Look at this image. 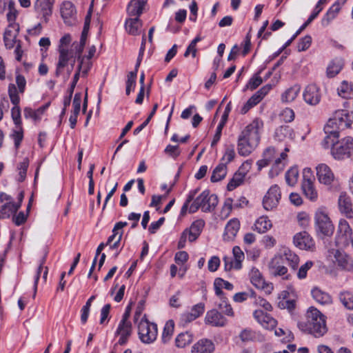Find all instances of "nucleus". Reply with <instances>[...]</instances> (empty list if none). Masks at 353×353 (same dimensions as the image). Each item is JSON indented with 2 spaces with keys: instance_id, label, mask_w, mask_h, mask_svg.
Listing matches in <instances>:
<instances>
[{
  "instance_id": "f257e3e1",
  "label": "nucleus",
  "mask_w": 353,
  "mask_h": 353,
  "mask_svg": "<svg viewBox=\"0 0 353 353\" xmlns=\"http://www.w3.org/2000/svg\"><path fill=\"white\" fill-rule=\"evenodd\" d=\"M263 127V121L256 118L241 132L237 143L239 155L248 156L256 148L260 141V131Z\"/></svg>"
},
{
  "instance_id": "f03ea898",
  "label": "nucleus",
  "mask_w": 353,
  "mask_h": 353,
  "mask_svg": "<svg viewBox=\"0 0 353 353\" xmlns=\"http://www.w3.org/2000/svg\"><path fill=\"white\" fill-rule=\"evenodd\" d=\"M297 325L301 331L316 338L323 336L327 331L325 316L314 307L307 310L305 318L299 321Z\"/></svg>"
},
{
  "instance_id": "7ed1b4c3",
  "label": "nucleus",
  "mask_w": 353,
  "mask_h": 353,
  "mask_svg": "<svg viewBox=\"0 0 353 353\" xmlns=\"http://www.w3.org/2000/svg\"><path fill=\"white\" fill-rule=\"evenodd\" d=\"M353 125V112L341 110L335 112L334 117L328 120L324 127L325 133L334 134L339 137V132L352 128Z\"/></svg>"
},
{
  "instance_id": "20e7f679",
  "label": "nucleus",
  "mask_w": 353,
  "mask_h": 353,
  "mask_svg": "<svg viewBox=\"0 0 353 353\" xmlns=\"http://www.w3.org/2000/svg\"><path fill=\"white\" fill-rule=\"evenodd\" d=\"M219 203L218 196L210 194L208 190L201 192L192 202L189 208V213H194L199 208L203 212H212Z\"/></svg>"
},
{
  "instance_id": "39448f33",
  "label": "nucleus",
  "mask_w": 353,
  "mask_h": 353,
  "mask_svg": "<svg viewBox=\"0 0 353 353\" xmlns=\"http://www.w3.org/2000/svg\"><path fill=\"white\" fill-rule=\"evenodd\" d=\"M276 150L274 147L270 146L267 148L263 153V158L256 162L258 170H261L263 168L268 166L272 161H274L272 170H274L276 174H279L284 168L282 160L287 157L285 152H281L280 157L275 158Z\"/></svg>"
},
{
  "instance_id": "423d86ee",
  "label": "nucleus",
  "mask_w": 353,
  "mask_h": 353,
  "mask_svg": "<svg viewBox=\"0 0 353 353\" xmlns=\"http://www.w3.org/2000/svg\"><path fill=\"white\" fill-rule=\"evenodd\" d=\"M314 225L316 233L323 236H330L334 231V225L325 208H319L314 215Z\"/></svg>"
},
{
  "instance_id": "0eeeda50",
  "label": "nucleus",
  "mask_w": 353,
  "mask_h": 353,
  "mask_svg": "<svg viewBox=\"0 0 353 353\" xmlns=\"http://www.w3.org/2000/svg\"><path fill=\"white\" fill-rule=\"evenodd\" d=\"M71 42V36L68 34L62 37L59 45V60L57 63L55 76L59 77L63 69L68 65V61L73 57L72 50L68 49V46Z\"/></svg>"
},
{
  "instance_id": "6e6552de",
  "label": "nucleus",
  "mask_w": 353,
  "mask_h": 353,
  "mask_svg": "<svg viewBox=\"0 0 353 353\" xmlns=\"http://www.w3.org/2000/svg\"><path fill=\"white\" fill-rule=\"evenodd\" d=\"M328 257L339 269L353 272V259L345 252L332 248L328 250Z\"/></svg>"
},
{
  "instance_id": "1a4fd4ad",
  "label": "nucleus",
  "mask_w": 353,
  "mask_h": 353,
  "mask_svg": "<svg viewBox=\"0 0 353 353\" xmlns=\"http://www.w3.org/2000/svg\"><path fill=\"white\" fill-rule=\"evenodd\" d=\"M139 335L141 341L145 343H151L157 336V325L150 323L146 319L145 314L142 317L138 325Z\"/></svg>"
},
{
  "instance_id": "9d476101",
  "label": "nucleus",
  "mask_w": 353,
  "mask_h": 353,
  "mask_svg": "<svg viewBox=\"0 0 353 353\" xmlns=\"http://www.w3.org/2000/svg\"><path fill=\"white\" fill-rule=\"evenodd\" d=\"M352 241V230L348 222L345 219H341L336 236V245L340 247H347Z\"/></svg>"
},
{
  "instance_id": "9b49d317",
  "label": "nucleus",
  "mask_w": 353,
  "mask_h": 353,
  "mask_svg": "<svg viewBox=\"0 0 353 353\" xmlns=\"http://www.w3.org/2000/svg\"><path fill=\"white\" fill-rule=\"evenodd\" d=\"M353 152V138L347 137L337 142L336 146L332 149V154L336 159L349 157Z\"/></svg>"
},
{
  "instance_id": "f8f14e48",
  "label": "nucleus",
  "mask_w": 353,
  "mask_h": 353,
  "mask_svg": "<svg viewBox=\"0 0 353 353\" xmlns=\"http://www.w3.org/2000/svg\"><path fill=\"white\" fill-rule=\"evenodd\" d=\"M316 176L320 183L331 187L337 183L332 169L325 163H321L316 168Z\"/></svg>"
},
{
  "instance_id": "ddd939ff",
  "label": "nucleus",
  "mask_w": 353,
  "mask_h": 353,
  "mask_svg": "<svg viewBox=\"0 0 353 353\" xmlns=\"http://www.w3.org/2000/svg\"><path fill=\"white\" fill-rule=\"evenodd\" d=\"M55 0H36L33 7L36 13L40 17L42 22L47 23L52 14Z\"/></svg>"
},
{
  "instance_id": "4468645a",
  "label": "nucleus",
  "mask_w": 353,
  "mask_h": 353,
  "mask_svg": "<svg viewBox=\"0 0 353 353\" xmlns=\"http://www.w3.org/2000/svg\"><path fill=\"white\" fill-rule=\"evenodd\" d=\"M8 94L11 102L14 105L11 110L12 120L16 126H21V110L18 105L19 103L20 98L19 97L18 91L15 85H9Z\"/></svg>"
},
{
  "instance_id": "2eb2a0df",
  "label": "nucleus",
  "mask_w": 353,
  "mask_h": 353,
  "mask_svg": "<svg viewBox=\"0 0 353 353\" xmlns=\"http://www.w3.org/2000/svg\"><path fill=\"white\" fill-rule=\"evenodd\" d=\"M281 193L277 185H272L263 199V205L265 210H270L276 208L281 199Z\"/></svg>"
},
{
  "instance_id": "dca6fc26",
  "label": "nucleus",
  "mask_w": 353,
  "mask_h": 353,
  "mask_svg": "<svg viewBox=\"0 0 353 353\" xmlns=\"http://www.w3.org/2000/svg\"><path fill=\"white\" fill-rule=\"evenodd\" d=\"M19 31V25L18 23H10L4 32L3 41L6 48L12 49L18 41L17 37Z\"/></svg>"
},
{
  "instance_id": "f3484780",
  "label": "nucleus",
  "mask_w": 353,
  "mask_h": 353,
  "mask_svg": "<svg viewBox=\"0 0 353 353\" xmlns=\"http://www.w3.org/2000/svg\"><path fill=\"white\" fill-rule=\"evenodd\" d=\"M250 278L251 283L257 288L262 289L268 294H270L272 290L273 286L272 284L266 283L263 278L261 272L258 269L253 268L250 272Z\"/></svg>"
},
{
  "instance_id": "a211bd4d",
  "label": "nucleus",
  "mask_w": 353,
  "mask_h": 353,
  "mask_svg": "<svg viewBox=\"0 0 353 353\" xmlns=\"http://www.w3.org/2000/svg\"><path fill=\"white\" fill-rule=\"evenodd\" d=\"M303 95L305 101L311 105L318 104L321 97L320 89L315 84H310L306 86Z\"/></svg>"
},
{
  "instance_id": "6ab92c4d",
  "label": "nucleus",
  "mask_w": 353,
  "mask_h": 353,
  "mask_svg": "<svg viewBox=\"0 0 353 353\" xmlns=\"http://www.w3.org/2000/svg\"><path fill=\"white\" fill-rule=\"evenodd\" d=\"M294 245L301 250H312L314 248V241L306 232L296 234L294 236Z\"/></svg>"
},
{
  "instance_id": "aec40b11",
  "label": "nucleus",
  "mask_w": 353,
  "mask_h": 353,
  "mask_svg": "<svg viewBox=\"0 0 353 353\" xmlns=\"http://www.w3.org/2000/svg\"><path fill=\"white\" fill-rule=\"evenodd\" d=\"M61 15L64 23L71 26L76 21V10L70 1H64L60 8Z\"/></svg>"
},
{
  "instance_id": "412c9836",
  "label": "nucleus",
  "mask_w": 353,
  "mask_h": 353,
  "mask_svg": "<svg viewBox=\"0 0 353 353\" xmlns=\"http://www.w3.org/2000/svg\"><path fill=\"white\" fill-rule=\"evenodd\" d=\"M253 316L257 322L265 329L272 330L277 324V321L273 317L261 310H256L253 313Z\"/></svg>"
},
{
  "instance_id": "4be33fe9",
  "label": "nucleus",
  "mask_w": 353,
  "mask_h": 353,
  "mask_svg": "<svg viewBox=\"0 0 353 353\" xmlns=\"http://www.w3.org/2000/svg\"><path fill=\"white\" fill-rule=\"evenodd\" d=\"M205 322L212 326L223 327L227 324V319L216 310H211L206 313Z\"/></svg>"
},
{
  "instance_id": "5701e85b",
  "label": "nucleus",
  "mask_w": 353,
  "mask_h": 353,
  "mask_svg": "<svg viewBox=\"0 0 353 353\" xmlns=\"http://www.w3.org/2000/svg\"><path fill=\"white\" fill-rule=\"evenodd\" d=\"M276 256H280L281 261H286L288 265L293 269L296 270L299 263V256L288 248H283L280 250Z\"/></svg>"
},
{
  "instance_id": "b1692460",
  "label": "nucleus",
  "mask_w": 353,
  "mask_h": 353,
  "mask_svg": "<svg viewBox=\"0 0 353 353\" xmlns=\"http://www.w3.org/2000/svg\"><path fill=\"white\" fill-rule=\"evenodd\" d=\"M215 347L213 342L207 339H202L198 341L192 347V353H212Z\"/></svg>"
},
{
  "instance_id": "393cba45",
  "label": "nucleus",
  "mask_w": 353,
  "mask_h": 353,
  "mask_svg": "<svg viewBox=\"0 0 353 353\" xmlns=\"http://www.w3.org/2000/svg\"><path fill=\"white\" fill-rule=\"evenodd\" d=\"M339 208L347 218L353 217V211L350 198L345 192H341L338 200Z\"/></svg>"
},
{
  "instance_id": "a878e982",
  "label": "nucleus",
  "mask_w": 353,
  "mask_h": 353,
  "mask_svg": "<svg viewBox=\"0 0 353 353\" xmlns=\"http://www.w3.org/2000/svg\"><path fill=\"white\" fill-rule=\"evenodd\" d=\"M116 334L120 336L118 343L121 345L125 344L132 334L131 323L120 321Z\"/></svg>"
},
{
  "instance_id": "bb28decb",
  "label": "nucleus",
  "mask_w": 353,
  "mask_h": 353,
  "mask_svg": "<svg viewBox=\"0 0 353 353\" xmlns=\"http://www.w3.org/2000/svg\"><path fill=\"white\" fill-rule=\"evenodd\" d=\"M346 1L347 0H337L329 8L322 20V23L324 26H327L331 22V21L336 18L342 6L345 3Z\"/></svg>"
},
{
  "instance_id": "cd10ccee",
  "label": "nucleus",
  "mask_w": 353,
  "mask_h": 353,
  "mask_svg": "<svg viewBox=\"0 0 353 353\" xmlns=\"http://www.w3.org/2000/svg\"><path fill=\"white\" fill-rule=\"evenodd\" d=\"M204 225L205 222L202 219H198L192 223L187 232L189 241H194L199 237Z\"/></svg>"
},
{
  "instance_id": "c85d7f7f",
  "label": "nucleus",
  "mask_w": 353,
  "mask_h": 353,
  "mask_svg": "<svg viewBox=\"0 0 353 353\" xmlns=\"http://www.w3.org/2000/svg\"><path fill=\"white\" fill-rule=\"evenodd\" d=\"M240 228V222L236 219H231L225 228L224 238L228 241L232 240Z\"/></svg>"
},
{
  "instance_id": "c756f323",
  "label": "nucleus",
  "mask_w": 353,
  "mask_h": 353,
  "mask_svg": "<svg viewBox=\"0 0 353 353\" xmlns=\"http://www.w3.org/2000/svg\"><path fill=\"white\" fill-rule=\"evenodd\" d=\"M280 256H274L270 263V269L271 274L274 276H284L288 272V269L281 265Z\"/></svg>"
},
{
  "instance_id": "7c9ffc66",
  "label": "nucleus",
  "mask_w": 353,
  "mask_h": 353,
  "mask_svg": "<svg viewBox=\"0 0 353 353\" xmlns=\"http://www.w3.org/2000/svg\"><path fill=\"white\" fill-rule=\"evenodd\" d=\"M145 2L143 0H131L127 7L129 16L139 17L143 12Z\"/></svg>"
},
{
  "instance_id": "2f4dec72",
  "label": "nucleus",
  "mask_w": 353,
  "mask_h": 353,
  "mask_svg": "<svg viewBox=\"0 0 353 353\" xmlns=\"http://www.w3.org/2000/svg\"><path fill=\"white\" fill-rule=\"evenodd\" d=\"M142 26V21L139 17L134 19L129 18L125 20V27L126 31L132 35H137L139 34V29Z\"/></svg>"
},
{
  "instance_id": "473e14b6",
  "label": "nucleus",
  "mask_w": 353,
  "mask_h": 353,
  "mask_svg": "<svg viewBox=\"0 0 353 353\" xmlns=\"http://www.w3.org/2000/svg\"><path fill=\"white\" fill-rule=\"evenodd\" d=\"M312 295L314 299L321 305L330 304L332 301L331 296L319 288H314L312 290Z\"/></svg>"
},
{
  "instance_id": "72a5a7b5",
  "label": "nucleus",
  "mask_w": 353,
  "mask_h": 353,
  "mask_svg": "<svg viewBox=\"0 0 353 353\" xmlns=\"http://www.w3.org/2000/svg\"><path fill=\"white\" fill-rule=\"evenodd\" d=\"M274 137L278 141H282L286 139H292L294 134L292 128L288 125H281L276 129Z\"/></svg>"
},
{
  "instance_id": "f704fd0d",
  "label": "nucleus",
  "mask_w": 353,
  "mask_h": 353,
  "mask_svg": "<svg viewBox=\"0 0 353 353\" xmlns=\"http://www.w3.org/2000/svg\"><path fill=\"white\" fill-rule=\"evenodd\" d=\"M20 206V203L14 202H8L4 204L0 209V219L10 217L11 214L17 212Z\"/></svg>"
},
{
  "instance_id": "c9c22d12",
  "label": "nucleus",
  "mask_w": 353,
  "mask_h": 353,
  "mask_svg": "<svg viewBox=\"0 0 353 353\" xmlns=\"http://www.w3.org/2000/svg\"><path fill=\"white\" fill-rule=\"evenodd\" d=\"M303 194L311 201H316L318 199V192L315 188L314 183H302Z\"/></svg>"
},
{
  "instance_id": "e433bc0d",
  "label": "nucleus",
  "mask_w": 353,
  "mask_h": 353,
  "mask_svg": "<svg viewBox=\"0 0 353 353\" xmlns=\"http://www.w3.org/2000/svg\"><path fill=\"white\" fill-rule=\"evenodd\" d=\"M46 254H45L42 259H41V261H40V264H39V266L38 268V270L37 271V273H36V275H35V277H34V296L36 295V292H37V284H38V281H39V277H40V274L41 273V272L43 270V279H44V281H46V279H47V276H48V268L47 267H44L43 265L45 264L46 263Z\"/></svg>"
},
{
  "instance_id": "4c0bfd02",
  "label": "nucleus",
  "mask_w": 353,
  "mask_h": 353,
  "mask_svg": "<svg viewBox=\"0 0 353 353\" xmlns=\"http://www.w3.org/2000/svg\"><path fill=\"white\" fill-rule=\"evenodd\" d=\"M227 174V166L225 163L219 164L213 170L211 176V181L218 182L225 178Z\"/></svg>"
},
{
  "instance_id": "58836bf2",
  "label": "nucleus",
  "mask_w": 353,
  "mask_h": 353,
  "mask_svg": "<svg viewBox=\"0 0 353 353\" xmlns=\"http://www.w3.org/2000/svg\"><path fill=\"white\" fill-rule=\"evenodd\" d=\"M338 94L343 98L353 97V83H349L346 81H343L337 88Z\"/></svg>"
},
{
  "instance_id": "ea45409f",
  "label": "nucleus",
  "mask_w": 353,
  "mask_h": 353,
  "mask_svg": "<svg viewBox=\"0 0 353 353\" xmlns=\"http://www.w3.org/2000/svg\"><path fill=\"white\" fill-rule=\"evenodd\" d=\"M214 287L215 294L219 297H222L223 292L221 289L224 288L228 290H232L233 289V285L230 282L225 281L221 278H216L214 282Z\"/></svg>"
},
{
  "instance_id": "a19ab883",
  "label": "nucleus",
  "mask_w": 353,
  "mask_h": 353,
  "mask_svg": "<svg viewBox=\"0 0 353 353\" xmlns=\"http://www.w3.org/2000/svg\"><path fill=\"white\" fill-rule=\"evenodd\" d=\"M271 221L268 217L261 216L254 223V229L259 233H265L272 228Z\"/></svg>"
},
{
  "instance_id": "79ce46f5",
  "label": "nucleus",
  "mask_w": 353,
  "mask_h": 353,
  "mask_svg": "<svg viewBox=\"0 0 353 353\" xmlns=\"http://www.w3.org/2000/svg\"><path fill=\"white\" fill-rule=\"evenodd\" d=\"M78 61L79 63L76 72L79 74L81 72L82 75L85 77L92 67V62L88 59H85V56H79Z\"/></svg>"
},
{
  "instance_id": "37998d69",
  "label": "nucleus",
  "mask_w": 353,
  "mask_h": 353,
  "mask_svg": "<svg viewBox=\"0 0 353 353\" xmlns=\"http://www.w3.org/2000/svg\"><path fill=\"white\" fill-rule=\"evenodd\" d=\"M343 63L341 59H335L331 61L327 68V75L332 78L335 77L343 68Z\"/></svg>"
},
{
  "instance_id": "c03bdc74",
  "label": "nucleus",
  "mask_w": 353,
  "mask_h": 353,
  "mask_svg": "<svg viewBox=\"0 0 353 353\" xmlns=\"http://www.w3.org/2000/svg\"><path fill=\"white\" fill-rule=\"evenodd\" d=\"M192 340L193 336L191 333L188 332H182L176 336L175 339V344L176 347L183 348L189 345Z\"/></svg>"
},
{
  "instance_id": "a18cd8bd",
  "label": "nucleus",
  "mask_w": 353,
  "mask_h": 353,
  "mask_svg": "<svg viewBox=\"0 0 353 353\" xmlns=\"http://www.w3.org/2000/svg\"><path fill=\"white\" fill-rule=\"evenodd\" d=\"M241 171H237L234 173L232 178L229 181L227 188L229 191L234 190L236 188L243 183L245 179V175Z\"/></svg>"
},
{
  "instance_id": "49530a36",
  "label": "nucleus",
  "mask_w": 353,
  "mask_h": 353,
  "mask_svg": "<svg viewBox=\"0 0 353 353\" xmlns=\"http://www.w3.org/2000/svg\"><path fill=\"white\" fill-rule=\"evenodd\" d=\"M300 91V87L298 85H295L287 90L282 94V100L285 102L293 101L297 97Z\"/></svg>"
},
{
  "instance_id": "de8ad7c7",
  "label": "nucleus",
  "mask_w": 353,
  "mask_h": 353,
  "mask_svg": "<svg viewBox=\"0 0 353 353\" xmlns=\"http://www.w3.org/2000/svg\"><path fill=\"white\" fill-rule=\"evenodd\" d=\"M299 178V170L297 167L291 168L285 173V181L288 185L294 186L296 184Z\"/></svg>"
},
{
  "instance_id": "09e8293b",
  "label": "nucleus",
  "mask_w": 353,
  "mask_h": 353,
  "mask_svg": "<svg viewBox=\"0 0 353 353\" xmlns=\"http://www.w3.org/2000/svg\"><path fill=\"white\" fill-rule=\"evenodd\" d=\"M174 328V323L172 320H169L165 324L163 334H162V341L164 343H167L170 341Z\"/></svg>"
},
{
  "instance_id": "8fccbe9b",
  "label": "nucleus",
  "mask_w": 353,
  "mask_h": 353,
  "mask_svg": "<svg viewBox=\"0 0 353 353\" xmlns=\"http://www.w3.org/2000/svg\"><path fill=\"white\" fill-rule=\"evenodd\" d=\"M232 251L234 258V268L239 270L241 268V262L245 258L244 253L239 246L234 247Z\"/></svg>"
},
{
  "instance_id": "3c124183",
  "label": "nucleus",
  "mask_w": 353,
  "mask_h": 353,
  "mask_svg": "<svg viewBox=\"0 0 353 353\" xmlns=\"http://www.w3.org/2000/svg\"><path fill=\"white\" fill-rule=\"evenodd\" d=\"M339 299L342 304L348 310H353V295L348 292H341Z\"/></svg>"
},
{
  "instance_id": "603ef678",
  "label": "nucleus",
  "mask_w": 353,
  "mask_h": 353,
  "mask_svg": "<svg viewBox=\"0 0 353 353\" xmlns=\"http://www.w3.org/2000/svg\"><path fill=\"white\" fill-rule=\"evenodd\" d=\"M239 338L243 342L252 341L256 339L257 334L251 329L245 328L240 332Z\"/></svg>"
},
{
  "instance_id": "864d4df0",
  "label": "nucleus",
  "mask_w": 353,
  "mask_h": 353,
  "mask_svg": "<svg viewBox=\"0 0 353 353\" xmlns=\"http://www.w3.org/2000/svg\"><path fill=\"white\" fill-rule=\"evenodd\" d=\"M11 136L14 140V146L16 149H18L23 138V132L22 127L16 126L15 129L13 130Z\"/></svg>"
},
{
  "instance_id": "5fc2aeb1",
  "label": "nucleus",
  "mask_w": 353,
  "mask_h": 353,
  "mask_svg": "<svg viewBox=\"0 0 353 353\" xmlns=\"http://www.w3.org/2000/svg\"><path fill=\"white\" fill-rule=\"evenodd\" d=\"M95 298L96 297L94 295L90 296L87 301L85 305H83L81 309V321L83 324L87 322L92 302L95 299Z\"/></svg>"
},
{
  "instance_id": "6e6d98bb",
  "label": "nucleus",
  "mask_w": 353,
  "mask_h": 353,
  "mask_svg": "<svg viewBox=\"0 0 353 353\" xmlns=\"http://www.w3.org/2000/svg\"><path fill=\"white\" fill-rule=\"evenodd\" d=\"M221 298V303L219 304V308L221 312L228 316H234V313L231 305L228 303L224 297Z\"/></svg>"
},
{
  "instance_id": "4d7b16f0",
  "label": "nucleus",
  "mask_w": 353,
  "mask_h": 353,
  "mask_svg": "<svg viewBox=\"0 0 353 353\" xmlns=\"http://www.w3.org/2000/svg\"><path fill=\"white\" fill-rule=\"evenodd\" d=\"M29 166V160L28 158H25L22 162H21L18 166L19 170V182H22L25 180L27 173V170Z\"/></svg>"
},
{
  "instance_id": "13d9d810",
  "label": "nucleus",
  "mask_w": 353,
  "mask_h": 353,
  "mask_svg": "<svg viewBox=\"0 0 353 353\" xmlns=\"http://www.w3.org/2000/svg\"><path fill=\"white\" fill-rule=\"evenodd\" d=\"M232 208H234V203H233L232 199H231V198L225 199L223 205L222 207L221 211V216L224 219L227 218L230 215V214L232 210Z\"/></svg>"
},
{
  "instance_id": "bf43d9fd",
  "label": "nucleus",
  "mask_w": 353,
  "mask_h": 353,
  "mask_svg": "<svg viewBox=\"0 0 353 353\" xmlns=\"http://www.w3.org/2000/svg\"><path fill=\"white\" fill-rule=\"evenodd\" d=\"M128 225V223L127 222H122V221H120V222H118L115 224L113 230H112V234L111 236H110L108 239V241L107 243H105L107 245H112V242L113 241H114V239L117 238V236L119 234V230H122L125 226H126Z\"/></svg>"
},
{
  "instance_id": "052dcab7",
  "label": "nucleus",
  "mask_w": 353,
  "mask_h": 353,
  "mask_svg": "<svg viewBox=\"0 0 353 353\" xmlns=\"http://www.w3.org/2000/svg\"><path fill=\"white\" fill-rule=\"evenodd\" d=\"M137 72H130L128 74V79L126 81V89L125 93L129 95L131 92V89H134L136 85Z\"/></svg>"
},
{
  "instance_id": "680f3d73",
  "label": "nucleus",
  "mask_w": 353,
  "mask_h": 353,
  "mask_svg": "<svg viewBox=\"0 0 353 353\" xmlns=\"http://www.w3.org/2000/svg\"><path fill=\"white\" fill-rule=\"evenodd\" d=\"M43 110L38 109L37 111L33 110L30 108H26L24 109V117L26 119L31 118L34 121L39 119L40 114H42Z\"/></svg>"
},
{
  "instance_id": "e2e57ef3",
  "label": "nucleus",
  "mask_w": 353,
  "mask_h": 353,
  "mask_svg": "<svg viewBox=\"0 0 353 353\" xmlns=\"http://www.w3.org/2000/svg\"><path fill=\"white\" fill-rule=\"evenodd\" d=\"M226 121H227V120H223V119L221 118V120L216 128V133L214 136L213 140L211 143L212 147L215 146L216 145V143L219 142V141L220 140L222 130H223Z\"/></svg>"
},
{
  "instance_id": "0e129e2a",
  "label": "nucleus",
  "mask_w": 353,
  "mask_h": 353,
  "mask_svg": "<svg viewBox=\"0 0 353 353\" xmlns=\"http://www.w3.org/2000/svg\"><path fill=\"white\" fill-rule=\"evenodd\" d=\"M327 135L324 138L322 144L324 148H329L330 146L332 148L336 146V143H337V139L339 137H335L334 134L330 133H325Z\"/></svg>"
},
{
  "instance_id": "69168bd1",
  "label": "nucleus",
  "mask_w": 353,
  "mask_h": 353,
  "mask_svg": "<svg viewBox=\"0 0 353 353\" xmlns=\"http://www.w3.org/2000/svg\"><path fill=\"white\" fill-rule=\"evenodd\" d=\"M280 118L284 122H291L294 119V112L290 108H285L281 112Z\"/></svg>"
},
{
  "instance_id": "338daca9",
  "label": "nucleus",
  "mask_w": 353,
  "mask_h": 353,
  "mask_svg": "<svg viewBox=\"0 0 353 353\" xmlns=\"http://www.w3.org/2000/svg\"><path fill=\"white\" fill-rule=\"evenodd\" d=\"M312 38L310 36L307 35L302 38L298 43V51H305L308 49L311 45Z\"/></svg>"
},
{
  "instance_id": "774afa93",
  "label": "nucleus",
  "mask_w": 353,
  "mask_h": 353,
  "mask_svg": "<svg viewBox=\"0 0 353 353\" xmlns=\"http://www.w3.org/2000/svg\"><path fill=\"white\" fill-rule=\"evenodd\" d=\"M235 157L234 147L233 145L227 148L222 158V161H225V165L231 162Z\"/></svg>"
}]
</instances>
